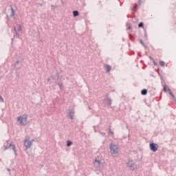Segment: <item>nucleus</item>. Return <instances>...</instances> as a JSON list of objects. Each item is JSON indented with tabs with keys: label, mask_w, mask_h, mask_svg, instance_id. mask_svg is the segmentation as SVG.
I'll return each mask as SVG.
<instances>
[{
	"label": "nucleus",
	"mask_w": 176,
	"mask_h": 176,
	"mask_svg": "<svg viewBox=\"0 0 176 176\" xmlns=\"http://www.w3.org/2000/svg\"><path fill=\"white\" fill-rule=\"evenodd\" d=\"M149 58H151V60H153V58H152V56H149Z\"/></svg>",
	"instance_id": "4c0bfd02"
},
{
	"label": "nucleus",
	"mask_w": 176,
	"mask_h": 176,
	"mask_svg": "<svg viewBox=\"0 0 176 176\" xmlns=\"http://www.w3.org/2000/svg\"><path fill=\"white\" fill-rule=\"evenodd\" d=\"M102 102L104 105H107V107H111V105H112V99L109 98V94H105Z\"/></svg>",
	"instance_id": "7ed1b4c3"
},
{
	"label": "nucleus",
	"mask_w": 176,
	"mask_h": 176,
	"mask_svg": "<svg viewBox=\"0 0 176 176\" xmlns=\"http://www.w3.org/2000/svg\"><path fill=\"white\" fill-rule=\"evenodd\" d=\"M109 134L113 135V132L112 131V130L111 129V128L109 129Z\"/></svg>",
	"instance_id": "c85d7f7f"
},
{
	"label": "nucleus",
	"mask_w": 176,
	"mask_h": 176,
	"mask_svg": "<svg viewBox=\"0 0 176 176\" xmlns=\"http://www.w3.org/2000/svg\"><path fill=\"white\" fill-rule=\"evenodd\" d=\"M6 19L9 20V15H8V14L6 15Z\"/></svg>",
	"instance_id": "473e14b6"
},
{
	"label": "nucleus",
	"mask_w": 176,
	"mask_h": 176,
	"mask_svg": "<svg viewBox=\"0 0 176 176\" xmlns=\"http://www.w3.org/2000/svg\"><path fill=\"white\" fill-rule=\"evenodd\" d=\"M51 8H52V9L53 10V9H54V6H51Z\"/></svg>",
	"instance_id": "e433bc0d"
},
{
	"label": "nucleus",
	"mask_w": 176,
	"mask_h": 176,
	"mask_svg": "<svg viewBox=\"0 0 176 176\" xmlns=\"http://www.w3.org/2000/svg\"><path fill=\"white\" fill-rule=\"evenodd\" d=\"M14 31L15 34L14 35V38H20V32H21V25L17 24L14 27Z\"/></svg>",
	"instance_id": "20e7f679"
},
{
	"label": "nucleus",
	"mask_w": 176,
	"mask_h": 176,
	"mask_svg": "<svg viewBox=\"0 0 176 176\" xmlns=\"http://www.w3.org/2000/svg\"><path fill=\"white\" fill-rule=\"evenodd\" d=\"M140 57H141V54H139Z\"/></svg>",
	"instance_id": "58836bf2"
},
{
	"label": "nucleus",
	"mask_w": 176,
	"mask_h": 176,
	"mask_svg": "<svg viewBox=\"0 0 176 176\" xmlns=\"http://www.w3.org/2000/svg\"><path fill=\"white\" fill-rule=\"evenodd\" d=\"M17 122H19L21 126H27L28 124V115L23 114L17 118Z\"/></svg>",
	"instance_id": "f257e3e1"
},
{
	"label": "nucleus",
	"mask_w": 176,
	"mask_h": 176,
	"mask_svg": "<svg viewBox=\"0 0 176 176\" xmlns=\"http://www.w3.org/2000/svg\"><path fill=\"white\" fill-rule=\"evenodd\" d=\"M144 37L148 39V33H146V31L144 32Z\"/></svg>",
	"instance_id": "cd10ccee"
},
{
	"label": "nucleus",
	"mask_w": 176,
	"mask_h": 176,
	"mask_svg": "<svg viewBox=\"0 0 176 176\" xmlns=\"http://www.w3.org/2000/svg\"><path fill=\"white\" fill-rule=\"evenodd\" d=\"M51 79H52L53 80H54V76H51Z\"/></svg>",
	"instance_id": "72a5a7b5"
},
{
	"label": "nucleus",
	"mask_w": 176,
	"mask_h": 176,
	"mask_svg": "<svg viewBox=\"0 0 176 176\" xmlns=\"http://www.w3.org/2000/svg\"><path fill=\"white\" fill-rule=\"evenodd\" d=\"M7 171H9V175H11V174H10V168H7Z\"/></svg>",
	"instance_id": "2f4dec72"
},
{
	"label": "nucleus",
	"mask_w": 176,
	"mask_h": 176,
	"mask_svg": "<svg viewBox=\"0 0 176 176\" xmlns=\"http://www.w3.org/2000/svg\"><path fill=\"white\" fill-rule=\"evenodd\" d=\"M109 149L111 155H117V153H118V151L119 149V146L118 144H113V142H111L110 144Z\"/></svg>",
	"instance_id": "f03ea898"
},
{
	"label": "nucleus",
	"mask_w": 176,
	"mask_h": 176,
	"mask_svg": "<svg viewBox=\"0 0 176 176\" xmlns=\"http://www.w3.org/2000/svg\"><path fill=\"white\" fill-rule=\"evenodd\" d=\"M75 115V112L72 111V110H69V112L67 114L68 118H69V119H74V116Z\"/></svg>",
	"instance_id": "f8f14e48"
},
{
	"label": "nucleus",
	"mask_w": 176,
	"mask_h": 176,
	"mask_svg": "<svg viewBox=\"0 0 176 176\" xmlns=\"http://www.w3.org/2000/svg\"><path fill=\"white\" fill-rule=\"evenodd\" d=\"M78 16H79V11L74 10L73 11V16L74 17H78Z\"/></svg>",
	"instance_id": "aec40b11"
},
{
	"label": "nucleus",
	"mask_w": 176,
	"mask_h": 176,
	"mask_svg": "<svg viewBox=\"0 0 176 176\" xmlns=\"http://www.w3.org/2000/svg\"><path fill=\"white\" fill-rule=\"evenodd\" d=\"M163 87H164V88H163V90H164V91H165V93L167 92V91H168V89H170V88L168 87V85H166V84H164V85Z\"/></svg>",
	"instance_id": "412c9836"
},
{
	"label": "nucleus",
	"mask_w": 176,
	"mask_h": 176,
	"mask_svg": "<svg viewBox=\"0 0 176 176\" xmlns=\"http://www.w3.org/2000/svg\"><path fill=\"white\" fill-rule=\"evenodd\" d=\"M4 146H5V149H9V148H12L13 144H12V143L8 142L7 141V143H5L4 144Z\"/></svg>",
	"instance_id": "4468645a"
},
{
	"label": "nucleus",
	"mask_w": 176,
	"mask_h": 176,
	"mask_svg": "<svg viewBox=\"0 0 176 176\" xmlns=\"http://www.w3.org/2000/svg\"><path fill=\"white\" fill-rule=\"evenodd\" d=\"M56 83V85H58V86L59 87L60 90H63V87H64V84L61 82V80H60L59 81H58Z\"/></svg>",
	"instance_id": "ddd939ff"
},
{
	"label": "nucleus",
	"mask_w": 176,
	"mask_h": 176,
	"mask_svg": "<svg viewBox=\"0 0 176 176\" xmlns=\"http://www.w3.org/2000/svg\"><path fill=\"white\" fill-rule=\"evenodd\" d=\"M139 5H141V0H138Z\"/></svg>",
	"instance_id": "c9c22d12"
},
{
	"label": "nucleus",
	"mask_w": 176,
	"mask_h": 176,
	"mask_svg": "<svg viewBox=\"0 0 176 176\" xmlns=\"http://www.w3.org/2000/svg\"><path fill=\"white\" fill-rule=\"evenodd\" d=\"M168 93L169 95H170V96L172 97L173 100H176L175 96H174V94H173V91H171V89H168Z\"/></svg>",
	"instance_id": "f3484780"
},
{
	"label": "nucleus",
	"mask_w": 176,
	"mask_h": 176,
	"mask_svg": "<svg viewBox=\"0 0 176 176\" xmlns=\"http://www.w3.org/2000/svg\"><path fill=\"white\" fill-rule=\"evenodd\" d=\"M120 6H122V4H120Z\"/></svg>",
	"instance_id": "ea45409f"
},
{
	"label": "nucleus",
	"mask_w": 176,
	"mask_h": 176,
	"mask_svg": "<svg viewBox=\"0 0 176 176\" xmlns=\"http://www.w3.org/2000/svg\"><path fill=\"white\" fill-rule=\"evenodd\" d=\"M138 28H144V22H140L138 23Z\"/></svg>",
	"instance_id": "b1692460"
},
{
	"label": "nucleus",
	"mask_w": 176,
	"mask_h": 176,
	"mask_svg": "<svg viewBox=\"0 0 176 176\" xmlns=\"http://www.w3.org/2000/svg\"><path fill=\"white\" fill-rule=\"evenodd\" d=\"M138 176H140V175H138Z\"/></svg>",
	"instance_id": "a19ab883"
},
{
	"label": "nucleus",
	"mask_w": 176,
	"mask_h": 176,
	"mask_svg": "<svg viewBox=\"0 0 176 176\" xmlns=\"http://www.w3.org/2000/svg\"><path fill=\"white\" fill-rule=\"evenodd\" d=\"M149 148L150 151H151L152 152H157V150L159 149V144H157V143L151 142L149 144Z\"/></svg>",
	"instance_id": "39448f33"
},
{
	"label": "nucleus",
	"mask_w": 176,
	"mask_h": 176,
	"mask_svg": "<svg viewBox=\"0 0 176 176\" xmlns=\"http://www.w3.org/2000/svg\"><path fill=\"white\" fill-rule=\"evenodd\" d=\"M0 102H4L3 98L2 96H0Z\"/></svg>",
	"instance_id": "bb28decb"
},
{
	"label": "nucleus",
	"mask_w": 176,
	"mask_h": 176,
	"mask_svg": "<svg viewBox=\"0 0 176 176\" xmlns=\"http://www.w3.org/2000/svg\"><path fill=\"white\" fill-rule=\"evenodd\" d=\"M153 62L154 65H157V63H156V61H155V59H153Z\"/></svg>",
	"instance_id": "c756f323"
},
{
	"label": "nucleus",
	"mask_w": 176,
	"mask_h": 176,
	"mask_svg": "<svg viewBox=\"0 0 176 176\" xmlns=\"http://www.w3.org/2000/svg\"><path fill=\"white\" fill-rule=\"evenodd\" d=\"M32 145V142L31 140H29L28 139L24 140V146H25V152L26 153H28V148H31V146Z\"/></svg>",
	"instance_id": "423d86ee"
},
{
	"label": "nucleus",
	"mask_w": 176,
	"mask_h": 176,
	"mask_svg": "<svg viewBox=\"0 0 176 176\" xmlns=\"http://www.w3.org/2000/svg\"><path fill=\"white\" fill-rule=\"evenodd\" d=\"M56 80H55V83H57L58 82H59L58 80H60V79H63V75H60V72L58 71L56 72Z\"/></svg>",
	"instance_id": "1a4fd4ad"
},
{
	"label": "nucleus",
	"mask_w": 176,
	"mask_h": 176,
	"mask_svg": "<svg viewBox=\"0 0 176 176\" xmlns=\"http://www.w3.org/2000/svg\"><path fill=\"white\" fill-rule=\"evenodd\" d=\"M129 30H131V26L129 25L127 28H126V30L129 31Z\"/></svg>",
	"instance_id": "7c9ffc66"
},
{
	"label": "nucleus",
	"mask_w": 176,
	"mask_h": 176,
	"mask_svg": "<svg viewBox=\"0 0 176 176\" xmlns=\"http://www.w3.org/2000/svg\"><path fill=\"white\" fill-rule=\"evenodd\" d=\"M160 65L161 67H164V65H166V63H164V61H163V60H161V61H160Z\"/></svg>",
	"instance_id": "a878e982"
},
{
	"label": "nucleus",
	"mask_w": 176,
	"mask_h": 176,
	"mask_svg": "<svg viewBox=\"0 0 176 176\" xmlns=\"http://www.w3.org/2000/svg\"><path fill=\"white\" fill-rule=\"evenodd\" d=\"M14 67L16 68V69H21V62L17 60L14 64Z\"/></svg>",
	"instance_id": "6e6552de"
},
{
	"label": "nucleus",
	"mask_w": 176,
	"mask_h": 176,
	"mask_svg": "<svg viewBox=\"0 0 176 176\" xmlns=\"http://www.w3.org/2000/svg\"><path fill=\"white\" fill-rule=\"evenodd\" d=\"M138 9V4L135 3V4L133 6V8H132V12H133V13H135V12H137Z\"/></svg>",
	"instance_id": "dca6fc26"
},
{
	"label": "nucleus",
	"mask_w": 176,
	"mask_h": 176,
	"mask_svg": "<svg viewBox=\"0 0 176 176\" xmlns=\"http://www.w3.org/2000/svg\"><path fill=\"white\" fill-rule=\"evenodd\" d=\"M104 68H105V70L107 72H111V69L112 67H111V65H106L104 66Z\"/></svg>",
	"instance_id": "a211bd4d"
},
{
	"label": "nucleus",
	"mask_w": 176,
	"mask_h": 176,
	"mask_svg": "<svg viewBox=\"0 0 176 176\" xmlns=\"http://www.w3.org/2000/svg\"><path fill=\"white\" fill-rule=\"evenodd\" d=\"M126 167H128L131 171H134L135 170V163L133 162V160H129L126 163Z\"/></svg>",
	"instance_id": "0eeeda50"
},
{
	"label": "nucleus",
	"mask_w": 176,
	"mask_h": 176,
	"mask_svg": "<svg viewBox=\"0 0 176 176\" xmlns=\"http://www.w3.org/2000/svg\"><path fill=\"white\" fill-rule=\"evenodd\" d=\"M141 94L142 96H146L148 94V89H142Z\"/></svg>",
	"instance_id": "6ab92c4d"
},
{
	"label": "nucleus",
	"mask_w": 176,
	"mask_h": 176,
	"mask_svg": "<svg viewBox=\"0 0 176 176\" xmlns=\"http://www.w3.org/2000/svg\"><path fill=\"white\" fill-rule=\"evenodd\" d=\"M160 76V79L162 80V85H166V82L164 81V79H163V76H162L160 74H159Z\"/></svg>",
	"instance_id": "5701e85b"
},
{
	"label": "nucleus",
	"mask_w": 176,
	"mask_h": 176,
	"mask_svg": "<svg viewBox=\"0 0 176 176\" xmlns=\"http://www.w3.org/2000/svg\"><path fill=\"white\" fill-rule=\"evenodd\" d=\"M72 145H74V142L72 140H67L66 146H67V148H69V146H72Z\"/></svg>",
	"instance_id": "2eb2a0df"
},
{
	"label": "nucleus",
	"mask_w": 176,
	"mask_h": 176,
	"mask_svg": "<svg viewBox=\"0 0 176 176\" xmlns=\"http://www.w3.org/2000/svg\"><path fill=\"white\" fill-rule=\"evenodd\" d=\"M11 148L14 151L15 155H17V153L16 151V145L13 144L12 147H11Z\"/></svg>",
	"instance_id": "393cba45"
},
{
	"label": "nucleus",
	"mask_w": 176,
	"mask_h": 176,
	"mask_svg": "<svg viewBox=\"0 0 176 176\" xmlns=\"http://www.w3.org/2000/svg\"><path fill=\"white\" fill-rule=\"evenodd\" d=\"M139 42H140V43H141V45H142V46H144V47H145V49H146V47H148V45H145V43H144L142 39H140Z\"/></svg>",
	"instance_id": "4be33fe9"
},
{
	"label": "nucleus",
	"mask_w": 176,
	"mask_h": 176,
	"mask_svg": "<svg viewBox=\"0 0 176 176\" xmlns=\"http://www.w3.org/2000/svg\"><path fill=\"white\" fill-rule=\"evenodd\" d=\"M101 164V161L100 160L96 159L95 161L94 162V166L95 167H100Z\"/></svg>",
	"instance_id": "9b49d317"
},
{
	"label": "nucleus",
	"mask_w": 176,
	"mask_h": 176,
	"mask_svg": "<svg viewBox=\"0 0 176 176\" xmlns=\"http://www.w3.org/2000/svg\"><path fill=\"white\" fill-rule=\"evenodd\" d=\"M9 10H11V17H13V19H16V16H14V14L16 13V10L13 8L12 6H10Z\"/></svg>",
	"instance_id": "9d476101"
},
{
	"label": "nucleus",
	"mask_w": 176,
	"mask_h": 176,
	"mask_svg": "<svg viewBox=\"0 0 176 176\" xmlns=\"http://www.w3.org/2000/svg\"><path fill=\"white\" fill-rule=\"evenodd\" d=\"M47 82H50V78H48L47 79Z\"/></svg>",
	"instance_id": "f704fd0d"
}]
</instances>
